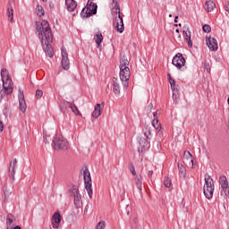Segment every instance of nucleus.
<instances>
[{
    "label": "nucleus",
    "instance_id": "nucleus-1",
    "mask_svg": "<svg viewBox=\"0 0 229 229\" xmlns=\"http://www.w3.org/2000/svg\"><path fill=\"white\" fill-rule=\"evenodd\" d=\"M36 30L38 34V38L41 40V46H46L44 51L47 56L53 58V33L51 32V27L47 21H42L41 22H36Z\"/></svg>",
    "mask_w": 229,
    "mask_h": 229
},
{
    "label": "nucleus",
    "instance_id": "nucleus-2",
    "mask_svg": "<svg viewBox=\"0 0 229 229\" xmlns=\"http://www.w3.org/2000/svg\"><path fill=\"white\" fill-rule=\"evenodd\" d=\"M130 76H131L130 72V61H128L126 56L122 55L120 58V80L125 90L130 86Z\"/></svg>",
    "mask_w": 229,
    "mask_h": 229
},
{
    "label": "nucleus",
    "instance_id": "nucleus-3",
    "mask_svg": "<svg viewBox=\"0 0 229 229\" xmlns=\"http://www.w3.org/2000/svg\"><path fill=\"white\" fill-rule=\"evenodd\" d=\"M1 78L5 94H12L13 92V82L12 81V77L8 74V70L5 68L1 70Z\"/></svg>",
    "mask_w": 229,
    "mask_h": 229
},
{
    "label": "nucleus",
    "instance_id": "nucleus-4",
    "mask_svg": "<svg viewBox=\"0 0 229 229\" xmlns=\"http://www.w3.org/2000/svg\"><path fill=\"white\" fill-rule=\"evenodd\" d=\"M96 13H98V4L89 0L87 5L81 10V17L89 19V17H92Z\"/></svg>",
    "mask_w": 229,
    "mask_h": 229
},
{
    "label": "nucleus",
    "instance_id": "nucleus-5",
    "mask_svg": "<svg viewBox=\"0 0 229 229\" xmlns=\"http://www.w3.org/2000/svg\"><path fill=\"white\" fill-rule=\"evenodd\" d=\"M52 144L54 146V149H63L66 150L69 149V141H67V139H65L64 136L56 134L52 141Z\"/></svg>",
    "mask_w": 229,
    "mask_h": 229
},
{
    "label": "nucleus",
    "instance_id": "nucleus-6",
    "mask_svg": "<svg viewBox=\"0 0 229 229\" xmlns=\"http://www.w3.org/2000/svg\"><path fill=\"white\" fill-rule=\"evenodd\" d=\"M204 195L207 199H212L214 196V180L208 174L205 175Z\"/></svg>",
    "mask_w": 229,
    "mask_h": 229
},
{
    "label": "nucleus",
    "instance_id": "nucleus-7",
    "mask_svg": "<svg viewBox=\"0 0 229 229\" xmlns=\"http://www.w3.org/2000/svg\"><path fill=\"white\" fill-rule=\"evenodd\" d=\"M83 178H84L85 189H86L90 199H92V194H93L92 177L90 176V171H89V168H87V167L83 170Z\"/></svg>",
    "mask_w": 229,
    "mask_h": 229
},
{
    "label": "nucleus",
    "instance_id": "nucleus-8",
    "mask_svg": "<svg viewBox=\"0 0 229 229\" xmlns=\"http://www.w3.org/2000/svg\"><path fill=\"white\" fill-rule=\"evenodd\" d=\"M61 55H62V67L64 69V71L69 70V67H71V63L69 62V54H67V48L65 47H63L61 48Z\"/></svg>",
    "mask_w": 229,
    "mask_h": 229
},
{
    "label": "nucleus",
    "instance_id": "nucleus-9",
    "mask_svg": "<svg viewBox=\"0 0 229 229\" xmlns=\"http://www.w3.org/2000/svg\"><path fill=\"white\" fill-rule=\"evenodd\" d=\"M18 99H19V108L22 114L26 113L28 106L26 105V99L24 98V90L21 88H19L18 90Z\"/></svg>",
    "mask_w": 229,
    "mask_h": 229
},
{
    "label": "nucleus",
    "instance_id": "nucleus-10",
    "mask_svg": "<svg viewBox=\"0 0 229 229\" xmlns=\"http://www.w3.org/2000/svg\"><path fill=\"white\" fill-rule=\"evenodd\" d=\"M167 79L170 83L171 89L173 91V99L174 101H176L178 99L179 95H178V86H176V81L171 77V73H167Z\"/></svg>",
    "mask_w": 229,
    "mask_h": 229
},
{
    "label": "nucleus",
    "instance_id": "nucleus-11",
    "mask_svg": "<svg viewBox=\"0 0 229 229\" xmlns=\"http://www.w3.org/2000/svg\"><path fill=\"white\" fill-rule=\"evenodd\" d=\"M172 64L177 67V69H182V67L185 65V58L183 57V55L181 53L176 54L172 60Z\"/></svg>",
    "mask_w": 229,
    "mask_h": 229
},
{
    "label": "nucleus",
    "instance_id": "nucleus-12",
    "mask_svg": "<svg viewBox=\"0 0 229 229\" xmlns=\"http://www.w3.org/2000/svg\"><path fill=\"white\" fill-rule=\"evenodd\" d=\"M158 112H154V120L152 121V126L157 131V136L162 139L164 137V131H162V125L158 123V116H157Z\"/></svg>",
    "mask_w": 229,
    "mask_h": 229
},
{
    "label": "nucleus",
    "instance_id": "nucleus-13",
    "mask_svg": "<svg viewBox=\"0 0 229 229\" xmlns=\"http://www.w3.org/2000/svg\"><path fill=\"white\" fill-rule=\"evenodd\" d=\"M219 183L221 185L222 192H224L226 198H229V182L226 176L221 175L219 177Z\"/></svg>",
    "mask_w": 229,
    "mask_h": 229
},
{
    "label": "nucleus",
    "instance_id": "nucleus-14",
    "mask_svg": "<svg viewBox=\"0 0 229 229\" xmlns=\"http://www.w3.org/2000/svg\"><path fill=\"white\" fill-rule=\"evenodd\" d=\"M118 17L115 18V29L118 33H123L124 31V21H123V15L121 13H117Z\"/></svg>",
    "mask_w": 229,
    "mask_h": 229
},
{
    "label": "nucleus",
    "instance_id": "nucleus-15",
    "mask_svg": "<svg viewBox=\"0 0 229 229\" xmlns=\"http://www.w3.org/2000/svg\"><path fill=\"white\" fill-rule=\"evenodd\" d=\"M61 222H62V216H60V213L59 212L54 213V215L52 216L53 228L58 229Z\"/></svg>",
    "mask_w": 229,
    "mask_h": 229
},
{
    "label": "nucleus",
    "instance_id": "nucleus-16",
    "mask_svg": "<svg viewBox=\"0 0 229 229\" xmlns=\"http://www.w3.org/2000/svg\"><path fill=\"white\" fill-rule=\"evenodd\" d=\"M207 46L210 51H217V39L215 38H207Z\"/></svg>",
    "mask_w": 229,
    "mask_h": 229
},
{
    "label": "nucleus",
    "instance_id": "nucleus-17",
    "mask_svg": "<svg viewBox=\"0 0 229 229\" xmlns=\"http://www.w3.org/2000/svg\"><path fill=\"white\" fill-rule=\"evenodd\" d=\"M183 164L185 165H194V160L192 159V154L189 151H184L182 157Z\"/></svg>",
    "mask_w": 229,
    "mask_h": 229
},
{
    "label": "nucleus",
    "instance_id": "nucleus-18",
    "mask_svg": "<svg viewBox=\"0 0 229 229\" xmlns=\"http://www.w3.org/2000/svg\"><path fill=\"white\" fill-rule=\"evenodd\" d=\"M113 92L117 97L121 96V81L115 78L113 79Z\"/></svg>",
    "mask_w": 229,
    "mask_h": 229
},
{
    "label": "nucleus",
    "instance_id": "nucleus-19",
    "mask_svg": "<svg viewBox=\"0 0 229 229\" xmlns=\"http://www.w3.org/2000/svg\"><path fill=\"white\" fill-rule=\"evenodd\" d=\"M65 6L68 12H74L78 8V2L75 0H65Z\"/></svg>",
    "mask_w": 229,
    "mask_h": 229
},
{
    "label": "nucleus",
    "instance_id": "nucleus-20",
    "mask_svg": "<svg viewBox=\"0 0 229 229\" xmlns=\"http://www.w3.org/2000/svg\"><path fill=\"white\" fill-rule=\"evenodd\" d=\"M15 169H17V159H13L9 165V174L13 176V180H15Z\"/></svg>",
    "mask_w": 229,
    "mask_h": 229
},
{
    "label": "nucleus",
    "instance_id": "nucleus-21",
    "mask_svg": "<svg viewBox=\"0 0 229 229\" xmlns=\"http://www.w3.org/2000/svg\"><path fill=\"white\" fill-rule=\"evenodd\" d=\"M183 38L184 40L187 42L189 47H192V40H191V30H189V28L184 27L183 28Z\"/></svg>",
    "mask_w": 229,
    "mask_h": 229
},
{
    "label": "nucleus",
    "instance_id": "nucleus-22",
    "mask_svg": "<svg viewBox=\"0 0 229 229\" xmlns=\"http://www.w3.org/2000/svg\"><path fill=\"white\" fill-rule=\"evenodd\" d=\"M138 142L141 148V151H144L149 148V143L148 142V138L146 137H140Z\"/></svg>",
    "mask_w": 229,
    "mask_h": 229
},
{
    "label": "nucleus",
    "instance_id": "nucleus-23",
    "mask_svg": "<svg viewBox=\"0 0 229 229\" xmlns=\"http://www.w3.org/2000/svg\"><path fill=\"white\" fill-rule=\"evenodd\" d=\"M14 221H15V216L12 214H8L6 216L7 229H13V226H15V224H13Z\"/></svg>",
    "mask_w": 229,
    "mask_h": 229
},
{
    "label": "nucleus",
    "instance_id": "nucleus-24",
    "mask_svg": "<svg viewBox=\"0 0 229 229\" xmlns=\"http://www.w3.org/2000/svg\"><path fill=\"white\" fill-rule=\"evenodd\" d=\"M94 40L97 44L98 49L101 51V43L103 42V34L101 32H97L94 38Z\"/></svg>",
    "mask_w": 229,
    "mask_h": 229
},
{
    "label": "nucleus",
    "instance_id": "nucleus-25",
    "mask_svg": "<svg viewBox=\"0 0 229 229\" xmlns=\"http://www.w3.org/2000/svg\"><path fill=\"white\" fill-rule=\"evenodd\" d=\"M101 104H97L94 107V111L91 114V117H93L94 119H98L99 115H101Z\"/></svg>",
    "mask_w": 229,
    "mask_h": 229
},
{
    "label": "nucleus",
    "instance_id": "nucleus-26",
    "mask_svg": "<svg viewBox=\"0 0 229 229\" xmlns=\"http://www.w3.org/2000/svg\"><path fill=\"white\" fill-rule=\"evenodd\" d=\"M73 198L75 207L77 208H81V207H83V202L81 201V195L78 193L77 195H74Z\"/></svg>",
    "mask_w": 229,
    "mask_h": 229
},
{
    "label": "nucleus",
    "instance_id": "nucleus-27",
    "mask_svg": "<svg viewBox=\"0 0 229 229\" xmlns=\"http://www.w3.org/2000/svg\"><path fill=\"white\" fill-rule=\"evenodd\" d=\"M66 103H67L69 108H71L72 112H73V114L75 115H81V113H80V110L78 109V107L76 106V105L74 103L69 102V101H67Z\"/></svg>",
    "mask_w": 229,
    "mask_h": 229
},
{
    "label": "nucleus",
    "instance_id": "nucleus-28",
    "mask_svg": "<svg viewBox=\"0 0 229 229\" xmlns=\"http://www.w3.org/2000/svg\"><path fill=\"white\" fill-rule=\"evenodd\" d=\"M216 8V3L213 1H207L206 2V10L207 12H214V9Z\"/></svg>",
    "mask_w": 229,
    "mask_h": 229
},
{
    "label": "nucleus",
    "instance_id": "nucleus-29",
    "mask_svg": "<svg viewBox=\"0 0 229 229\" xmlns=\"http://www.w3.org/2000/svg\"><path fill=\"white\" fill-rule=\"evenodd\" d=\"M70 196H76L80 194V189L77 185H72V188L69 190Z\"/></svg>",
    "mask_w": 229,
    "mask_h": 229
},
{
    "label": "nucleus",
    "instance_id": "nucleus-30",
    "mask_svg": "<svg viewBox=\"0 0 229 229\" xmlns=\"http://www.w3.org/2000/svg\"><path fill=\"white\" fill-rule=\"evenodd\" d=\"M135 184L137 185L139 191H142V175L136 176Z\"/></svg>",
    "mask_w": 229,
    "mask_h": 229
},
{
    "label": "nucleus",
    "instance_id": "nucleus-31",
    "mask_svg": "<svg viewBox=\"0 0 229 229\" xmlns=\"http://www.w3.org/2000/svg\"><path fill=\"white\" fill-rule=\"evenodd\" d=\"M36 13L37 15H38V17H44V7H42V5H37L36 7Z\"/></svg>",
    "mask_w": 229,
    "mask_h": 229
},
{
    "label": "nucleus",
    "instance_id": "nucleus-32",
    "mask_svg": "<svg viewBox=\"0 0 229 229\" xmlns=\"http://www.w3.org/2000/svg\"><path fill=\"white\" fill-rule=\"evenodd\" d=\"M151 133H152L151 127L147 126L144 131V137L147 139H150Z\"/></svg>",
    "mask_w": 229,
    "mask_h": 229
},
{
    "label": "nucleus",
    "instance_id": "nucleus-33",
    "mask_svg": "<svg viewBox=\"0 0 229 229\" xmlns=\"http://www.w3.org/2000/svg\"><path fill=\"white\" fill-rule=\"evenodd\" d=\"M178 169L181 176H182V178H185V166H183V165L182 164H178Z\"/></svg>",
    "mask_w": 229,
    "mask_h": 229
},
{
    "label": "nucleus",
    "instance_id": "nucleus-34",
    "mask_svg": "<svg viewBox=\"0 0 229 229\" xmlns=\"http://www.w3.org/2000/svg\"><path fill=\"white\" fill-rule=\"evenodd\" d=\"M113 3L114 4V10H115V13H121V7H119V1L118 0H113Z\"/></svg>",
    "mask_w": 229,
    "mask_h": 229
},
{
    "label": "nucleus",
    "instance_id": "nucleus-35",
    "mask_svg": "<svg viewBox=\"0 0 229 229\" xmlns=\"http://www.w3.org/2000/svg\"><path fill=\"white\" fill-rule=\"evenodd\" d=\"M171 178L169 177H165L164 180V185L165 187H166L167 189H169V187H171Z\"/></svg>",
    "mask_w": 229,
    "mask_h": 229
},
{
    "label": "nucleus",
    "instance_id": "nucleus-36",
    "mask_svg": "<svg viewBox=\"0 0 229 229\" xmlns=\"http://www.w3.org/2000/svg\"><path fill=\"white\" fill-rule=\"evenodd\" d=\"M202 30H203L204 33H210V31H212V28H210V25H208V24H205L202 27Z\"/></svg>",
    "mask_w": 229,
    "mask_h": 229
},
{
    "label": "nucleus",
    "instance_id": "nucleus-37",
    "mask_svg": "<svg viewBox=\"0 0 229 229\" xmlns=\"http://www.w3.org/2000/svg\"><path fill=\"white\" fill-rule=\"evenodd\" d=\"M7 13H8V17H9L10 21H13V9L8 8Z\"/></svg>",
    "mask_w": 229,
    "mask_h": 229
},
{
    "label": "nucleus",
    "instance_id": "nucleus-38",
    "mask_svg": "<svg viewBox=\"0 0 229 229\" xmlns=\"http://www.w3.org/2000/svg\"><path fill=\"white\" fill-rule=\"evenodd\" d=\"M106 226V223H105V221H100L98 225H97V229H105Z\"/></svg>",
    "mask_w": 229,
    "mask_h": 229
},
{
    "label": "nucleus",
    "instance_id": "nucleus-39",
    "mask_svg": "<svg viewBox=\"0 0 229 229\" xmlns=\"http://www.w3.org/2000/svg\"><path fill=\"white\" fill-rule=\"evenodd\" d=\"M42 96H44V92L42 90H40V89H38L36 91V98H37V99H40V98H42Z\"/></svg>",
    "mask_w": 229,
    "mask_h": 229
},
{
    "label": "nucleus",
    "instance_id": "nucleus-40",
    "mask_svg": "<svg viewBox=\"0 0 229 229\" xmlns=\"http://www.w3.org/2000/svg\"><path fill=\"white\" fill-rule=\"evenodd\" d=\"M130 171H131V174H133V176H135V174H137V172L135 171V166H133V165H131L130 166Z\"/></svg>",
    "mask_w": 229,
    "mask_h": 229
},
{
    "label": "nucleus",
    "instance_id": "nucleus-41",
    "mask_svg": "<svg viewBox=\"0 0 229 229\" xmlns=\"http://www.w3.org/2000/svg\"><path fill=\"white\" fill-rule=\"evenodd\" d=\"M147 110L149 114H151V111L153 110V103L148 104Z\"/></svg>",
    "mask_w": 229,
    "mask_h": 229
},
{
    "label": "nucleus",
    "instance_id": "nucleus-42",
    "mask_svg": "<svg viewBox=\"0 0 229 229\" xmlns=\"http://www.w3.org/2000/svg\"><path fill=\"white\" fill-rule=\"evenodd\" d=\"M224 8L227 13H229V2H226L224 5Z\"/></svg>",
    "mask_w": 229,
    "mask_h": 229
},
{
    "label": "nucleus",
    "instance_id": "nucleus-43",
    "mask_svg": "<svg viewBox=\"0 0 229 229\" xmlns=\"http://www.w3.org/2000/svg\"><path fill=\"white\" fill-rule=\"evenodd\" d=\"M4 130V125L3 124V122H0V131H3Z\"/></svg>",
    "mask_w": 229,
    "mask_h": 229
},
{
    "label": "nucleus",
    "instance_id": "nucleus-44",
    "mask_svg": "<svg viewBox=\"0 0 229 229\" xmlns=\"http://www.w3.org/2000/svg\"><path fill=\"white\" fill-rule=\"evenodd\" d=\"M44 142L45 144H49V140H47V137L44 136Z\"/></svg>",
    "mask_w": 229,
    "mask_h": 229
},
{
    "label": "nucleus",
    "instance_id": "nucleus-45",
    "mask_svg": "<svg viewBox=\"0 0 229 229\" xmlns=\"http://www.w3.org/2000/svg\"><path fill=\"white\" fill-rule=\"evenodd\" d=\"M153 176V170L148 171V178H151Z\"/></svg>",
    "mask_w": 229,
    "mask_h": 229
},
{
    "label": "nucleus",
    "instance_id": "nucleus-46",
    "mask_svg": "<svg viewBox=\"0 0 229 229\" xmlns=\"http://www.w3.org/2000/svg\"><path fill=\"white\" fill-rule=\"evenodd\" d=\"M137 221H139V220H138L137 217H135V218L133 219V222H134L135 224H137Z\"/></svg>",
    "mask_w": 229,
    "mask_h": 229
},
{
    "label": "nucleus",
    "instance_id": "nucleus-47",
    "mask_svg": "<svg viewBox=\"0 0 229 229\" xmlns=\"http://www.w3.org/2000/svg\"><path fill=\"white\" fill-rule=\"evenodd\" d=\"M174 22H178V16H175Z\"/></svg>",
    "mask_w": 229,
    "mask_h": 229
},
{
    "label": "nucleus",
    "instance_id": "nucleus-48",
    "mask_svg": "<svg viewBox=\"0 0 229 229\" xmlns=\"http://www.w3.org/2000/svg\"><path fill=\"white\" fill-rule=\"evenodd\" d=\"M13 229H21V226L16 225Z\"/></svg>",
    "mask_w": 229,
    "mask_h": 229
},
{
    "label": "nucleus",
    "instance_id": "nucleus-49",
    "mask_svg": "<svg viewBox=\"0 0 229 229\" xmlns=\"http://www.w3.org/2000/svg\"><path fill=\"white\" fill-rule=\"evenodd\" d=\"M176 33H180V30L176 29L175 30Z\"/></svg>",
    "mask_w": 229,
    "mask_h": 229
},
{
    "label": "nucleus",
    "instance_id": "nucleus-50",
    "mask_svg": "<svg viewBox=\"0 0 229 229\" xmlns=\"http://www.w3.org/2000/svg\"><path fill=\"white\" fill-rule=\"evenodd\" d=\"M178 38H182V35L179 34V35H178Z\"/></svg>",
    "mask_w": 229,
    "mask_h": 229
},
{
    "label": "nucleus",
    "instance_id": "nucleus-51",
    "mask_svg": "<svg viewBox=\"0 0 229 229\" xmlns=\"http://www.w3.org/2000/svg\"><path fill=\"white\" fill-rule=\"evenodd\" d=\"M102 106H105V102H102Z\"/></svg>",
    "mask_w": 229,
    "mask_h": 229
},
{
    "label": "nucleus",
    "instance_id": "nucleus-52",
    "mask_svg": "<svg viewBox=\"0 0 229 229\" xmlns=\"http://www.w3.org/2000/svg\"><path fill=\"white\" fill-rule=\"evenodd\" d=\"M127 216H130V211H127Z\"/></svg>",
    "mask_w": 229,
    "mask_h": 229
},
{
    "label": "nucleus",
    "instance_id": "nucleus-53",
    "mask_svg": "<svg viewBox=\"0 0 229 229\" xmlns=\"http://www.w3.org/2000/svg\"><path fill=\"white\" fill-rule=\"evenodd\" d=\"M207 71H208V72H210V69H209V68H207Z\"/></svg>",
    "mask_w": 229,
    "mask_h": 229
},
{
    "label": "nucleus",
    "instance_id": "nucleus-54",
    "mask_svg": "<svg viewBox=\"0 0 229 229\" xmlns=\"http://www.w3.org/2000/svg\"><path fill=\"white\" fill-rule=\"evenodd\" d=\"M42 1L46 2V1H47V0H42Z\"/></svg>",
    "mask_w": 229,
    "mask_h": 229
},
{
    "label": "nucleus",
    "instance_id": "nucleus-55",
    "mask_svg": "<svg viewBox=\"0 0 229 229\" xmlns=\"http://www.w3.org/2000/svg\"><path fill=\"white\" fill-rule=\"evenodd\" d=\"M169 17H172V15L170 14Z\"/></svg>",
    "mask_w": 229,
    "mask_h": 229
}]
</instances>
